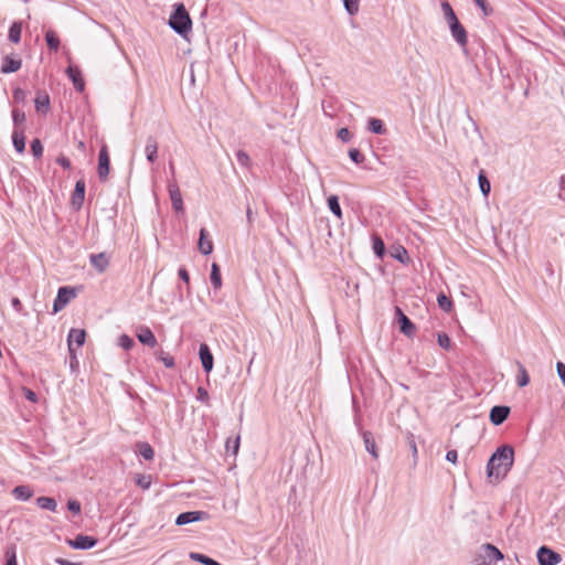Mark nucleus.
<instances>
[{
	"label": "nucleus",
	"mask_w": 565,
	"mask_h": 565,
	"mask_svg": "<svg viewBox=\"0 0 565 565\" xmlns=\"http://www.w3.org/2000/svg\"><path fill=\"white\" fill-rule=\"evenodd\" d=\"M12 495L15 500L28 501L33 495V490L29 486H17L12 490Z\"/></svg>",
	"instance_id": "nucleus-23"
},
{
	"label": "nucleus",
	"mask_w": 565,
	"mask_h": 565,
	"mask_svg": "<svg viewBox=\"0 0 565 565\" xmlns=\"http://www.w3.org/2000/svg\"><path fill=\"white\" fill-rule=\"evenodd\" d=\"M171 29L182 36L191 31L192 21L183 4H179L169 19Z\"/></svg>",
	"instance_id": "nucleus-3"
},
{
	"label": "nucleus",
	"mask_w": 565,
	"mask_h": 565,
	"mask_svg": "<svg viewBox=\"0 0 565 565\" xmlns=\"http://www.w3.org/2000/svg\"><path fill=\"white\" fill-rule=\"evenodd\" d=\"M226 448L233 450V454H236L239 448V437H236L234 440L227 439Z\"/></svg>",
	"instance_id": "nucleus-51"
},
{
	"label": "nucleus",
	"mask_w": 565,
	"mask_h": 565,
	"mask_svg": "<svg viewBox=\"0 0 565 565\" xmlns=\"http://www.w3.org/2000/svg\"><path fill=\"white\" fill-rule=\"evenodd\" d=\"M337 135H338V138H339L340 140H342L343 142H348V141H350V140H351V137H352V135H351V132L349 131V129H348V128H341V129H339Z\"/></svg>",
	"instance_id": "nucleus-48"
},
{
	"label": "nucleus",
	"mask_w": 565,
	"mask_h": 565,
	"mask_svg": "<svg viewBox=\"0 0 565 565\" xmlns=\"http://www.w3.org/2000/svg\"><path fill=\"white\" fill-rule=\"evenodd\" d=\"M118 344L119 347H121L124 350H130L132 347H134V340L127 335V334H121L118 339Z\"/></svg>",
	"instance_id": "nucleus-44"
},
{
	"label": "nucleus",
	"mask_w": 565,
	"mask_h": 565,
	"mask_svg": "<svg viewBox=\"0 0 565 565\" xmlns=\"http://www.w3.org/2000/svg\"><path fill=\"white\" fill-rule=\"evenodd\" d=\"M21 60L6 56L1 66V72L3 74L14 73L21 68Z\"/></svg>",
	"instance_id": "nucleus-24"
},
{
	"label": "nucleus",
	"mask_w": 565,
	"mask_h": 565,
	"mask_svg": "<svg viewBox=\"0 0 565 565\" xmlns=\"http://www.w3.org/2000/svg\"><path fill=\"white\" fill-rule=\"evenodd\" d=\"M190 558L195 562H199L203 565H211L213 562V558H211L204 554L195 553V552L190 553Z\"/></svg>",
	"instance_id": "nucleus-38"
},
{
	"label": "nucleus",
	"mask_w": 565,
	"mask_h": 565,
	"mask_svg": "<svg viewBox=\"0 0 565 565\" xmlns=\"http://www.w3.org/2000/svg\"><path fill=\"white\" fill-rule=\"evenodd\" d=\"M137 338L138 340L150 348H154L158 344V341L150 330V328L141 326L137 329Z\"/></svg>",
	"instance_id": "nucleus-14"
},
{
	"label": "nucleus",
	"mask_w": 565,
	"mask_h": 565,
	"mask_svg": "<svg viewBox=\"0 0 565 565\" xmlns=\"http://www.w3.org/2000/svg\"><path fill=\"white\" fill-rule=\"evenodd\" d=\"M137 484L142 489H148L150 487V481L145 476H140L137 480Z\"/></svg>",
	"instance_id": "nucleus-60"
},
{
	"label": "nucleus",
	"mask_w": 565,
	"mask_h": 565,
	"mask_svg": "<svg viewBox=\"0 0 565 565\" xmlns=\"http://www.w3.org/2000/svg\"><path fill=\"white\" fill-rule=\"evenodd\" d=\"M478 183H479V188H480V191L481 193L483 194V196H488L490 191H491V184H490V181L488 180L486 173L483 170H481L479 172V175H478Z\"/></svg>",
	"instance_id": "nucleus-30"
},
{
	"label": "nucleus",
	"mask_w": 565,
	"mask_h": 565,
	"mask_svg": "<svg viewBox=\"0 0 565 565\" xmlns=\"http://www.w3.org/2000/svg\"><path fill=\"white\" fill-rule=\"evenodd\" d=\"M156 355H157V359L159 361H161L166 367H168V369L174 367V364H175L174 359L168 352L160 350L159 352L156 353Z\"/></svg>",
	"instance_id": "nucleus-34"
},
{
	"label": "nucleus",
	"mask_w": 565,
	"mask_h": 565,
	"mask_svg": "<svg viewBox=\"0 0 565 565\" xmlns=\"http://www.w3.org/2000/svg\"><path fill=\"white\" fill-rule=\"evenodd\" d=\"M559 193L558 198L565 202V175H562L558 181Z\"/></svg>",
	"instance_id": "nucleus-54"
},
{
	"label": "nucleus",
	"mask_w": 565,
	"mask_h": 565,
	"mask_svg": "<svg viewBox=\"0 0 565 565\" xmlns=\"http://www.w3.org/2000/svg\"><path fill=\"white\" fill-rule=\"evenodd\" d=\"M349 157L356 164H360L364 161V156L355 148L349 150Z\"/></svg>",
	"instance_id": "nucleus-46"
},
{
	"label": "nucleus",
	"mask_w": 565,
	"mask_h": 565,
	"mask_svg": "<svg viewBox=\"0 0 565 565\" xmlns=\"http://www.w3.org/2000/svg\"><path fill=\"white\" fill-rule=\"evenodd\" d=\"M362 438H363V443H364V446H365V450L374 458V459H377L379 458V451H377V447H376V444H375V440L373 438V435L371 431H363L362 433Z\"/></svg>",
	"instance_id": "nucleus-22"
},
{
	"label": "nucleus",
	"mask_w": 565,
	"mask_h": 565,
	"mask_svg": "<svg viewBox=\"0 0 565 565\" xmlns=\"http://www.w3.org/2000/svg\"><path fill=\"white\" fill-rule=\"evenodd\" d=\"M86 332L84 329H71L67 335V347L70 354L73 359H76V350L74 349V344L77 348L83 347L85 343Z\"/></svg>",
	"instance_id": "nucleus-5"
},
{
	"label": "nucleus",
	"mask_w": 565,
	"mask_h": 565,
	"mask_svg": "<svg viewBox=\"0 0 565 565\" xmlns=\"http://www.w3.org/2000/svg\"><path fill=\"white\" fill-rule=\"evenodd\" d=\"M369 130L376 135H383L386 131L383 121L377 118H371L369 120Z\"/></svg>",
	"instance_id": "nucleus-33"
},
{
	"label": "nucleus",
	"mask_w": 565,
	"mask_h": 565,
	"mask_svg": "<svg viewBox=\"0 0 565 565\" xmlns=\"http://www.w3.org/2000/svg\"><path fill=\"white\" fill-rule=\"evenodd\" d=\"M396 315L398 317L401 331L407 337L414 335L416 330L415 324L403 313L399 308H396Z\"/></svg>",
	"instance_id": "nucleus-18"
},
{
	"label": "nucleus",
	"mask_w": 565,
	"mask_h": 565,
	"mask_svg": "<svg viewBox=\"0 0 565 565\" xmlns=\"http://www.w3.org/2000/svg\"><path fill=\"white\" fill-rule=\"evenodd\" d=\"M198 399H200L203 403H206L209 401V393L205 388H203V387L198 388Z\"/></svg>",
	"instance_id": "nucleus-57"
},
{
	"label": "nucleus",
	"mask_w": 565,
	"mask_h": 565,
	"mask_svg": "<svg viewBox=\"0 0 565 565\" xmlns=\"http://www.w3.org/2000/svg\"><path fill=\"white\" fill-rule=\"evenodd\" d=\"M12 119L15 126H19L25 121V114L22 110L13 109Z\"/></svg>",
	"instance_id": "nucleus-47"
},
{
	"label": "nucleus",
	"mask_w": 565,
	"mask_h": 565,
	"mask_svg": "<svg viewBox=\"0 0 565 565\" xmlns=\"http://www.w3.org/2000/svg\"><path fill=\"white\" fill-rule=\"evenodd\" d=\"M393 257L404 264L407 263L409 259L408 253H407L406 248H404L403 246H398L397 248H395V252L393 253Z\"/></svg>",
	"instance_id": "nucleus-42"
},
{
	"label": "nucleus",
	"mask_w": 565,
	"mask_h": 565,
	"mask_svg": "<svg viewBox=\"0 0 565 565\" xmlns=\"http://www.w3.org/2000/svg\"><path fill=\"white\" fill-rule=\"evenodd\" d=\"M97 541L93 536L77 535L70 541V545L76 550H89L96 545Z\"/></svg>",
	"instance_id": "nucleus-15"
},
{
	"label": "nucleus",
	"mask_w": 565,
	"mask_h": 565,
	"mask_svg": "<svg viewBox=\"0 0 565 565\" xmlns=\"http://www.w3.org/2000/svg\"><path fill=\"white\" fill-rule=\"evenodd\" d=\"M145 153L147 160L153 163L158 158V142L154 137L149 136L146 141Z\"/></svg>",
	"instance_id": "nucleus-21"
},
{
	"label": "nucleus",
	"mask_w": 565,
	"mask_h": 565,
	"mask_svg": "<svg viewBox=\"0 0 565 565\" xmlns=\"http://www.w3.org/2000/svg\"><path fill=\"white\" fill-rule=\"evenodd\" d=\"M85 198V182L78 180L75 183V189L72 194L71 204L75 210H79L84 203Z\"/></svg>",
	"instance_id": "nucleus-11"
},
{
	"label": "nucleus",
	"mask_w": 565,
	"mask_h": 565,
	"mask_svg": "<svg viewBox=\"0 0 565 565\" xmlns=\"http://www.w3.org/2000/svg\"><path fill=\"white\" fill-rule=\"evenodd\" d=\"M12 141H13L14 149L19 153H22L25 149V138H24L23 132L14 130L12 134Z\"/></svg>",
	"instance_id": "nucleus-31"
},
{
	"label": "nucleus",
	"mask_w": 565,
	"mask_h": 565,
	"mask_svg": "<svg viewBox=\"0 0 565 565\" xmlns=\"http://www.w3.org/2000/svg\"><path fill=\"white\" fill-rule=\"evenodd\" d=\"M55 562L58 564V565H79V563H76V562H71L68 559H65V558H56Z\"/></svg>",
	"instance_id": "nucleus-64"
},
{
	"label": "nucleus",
	"mask_w": 565,
	"mask_h": 565,
	"mask_svg": "<svg viewBox=\"0 0 565 565\" xmlns=\"http://www.w3.org/2000/svg\"><path fill=\"white\" fill-rule=\"evenodd\" d=\"M539 565H557L562 556L547 546H541L536 553Z\"/></svg>",
	"instance_id": "nucleus-6"
},
{
	"label": "nucleus",
	"mask_w": 565,
	"mask_h": 565,
	"mask_svg": "<svg viewBox=\"0 0 565 565\" xmlns=\"http://www.w3.org/2000/svg\"><path fill=\"white\" fill-rule=\"evenodd\" d=\"M90 265L98 271L104 273L109 266V257L106 253L92 254L89 256Z\"/></svg>",
	"instance_id": "nucleus-16"
},
{
	"label": "nucleus",
	"mask_w": 565,
	"mask_h": 565,
	"mask_svg": "<svg viewBox=\"0 0 565 565\" xmlns=\"http://www.w3.org/2000/svg\"><path fill=\"white\" fill-rule=\"evenodd\" d=\"M514 463V449L510 445H503L492 454L487 463V477L490 481L503 480Z\"/></svg>",
	"instance_id": "nucleus-1"
},
{
	"label": "nucleus",
	"mask_w": 565,
	"mask_h": 565,
	"mask_svg": "<svg viewBox=\"0 0 565 565\" xmlns=\"http://www.w3.org/2000/svg\"><path fill=\"white\" fill-rule=\"evenodd\" d=\"M168 192L170 195V200H171L173 210L177 212H182L183 211V200H182V195H181L178 184L175 182L169 183Z\"/></svg>",
	"instance_id": "nucleus-12"
},
{
	"label": "nucleus",
	"mask_w": 565,
	"mask_h": 565,
	"mask_svg": "<svg viewBox=\"0 0 565 565\" xmlns=\"http://www.w3.org/2000/svg\"><path fill=\"white\" fill-rule=\"evenodd\" d=\"M328 206L330 211L339 218H342V210L339 203V199L337 195H331L328 198Z\"/></svg>",
	"instance_id": "nucleus-32"
},
{
	"label": "nucleus",
	"mask_w": 565,
	"mask_h": 565,
	"mask_svg": "<svg viewBox=\"0 0 565 565\" xmlns=\"http://www.w3.org/2000/svg\"><path fill=\"white\" fill-rule=\"evenodd\" d=\"M556 371H557V374H558L562 383L565 386V364L563 362H557L556 363Z\"/></svg>",
	"instance_id": "nucleus-52"
},
{
	"label": "nucleus",
	"mask_w": 565,
	"mask_h": 565,
	"mask_svg": "<svg viewBox=\"0 0 565 565\" xmlns=\"http://www.w3.org/2000/svg\"><path fill=\"white\" fill-rule=\"evenodd\" d=\"M178 275H179L180 279H182L189 286L190 276H189L188 270L184 267L179 268Z\"/></svg>",
	"instance_id": "nucleus-56"
},
{
	"label": "nucleus",
	"mask_w": 565,
	"mask_h": 565,
	"mask_svg": "<svg viewBox=\"0 0 565 565\" xmlns=\"http://www.w3.org/2000/svg\"><path fill=\"white\" fill-rule=\"evenodd\" d=\"M109 153L108 148L106 145H103L99 154H98V167H97V173L102 181L106 180L109 174Z\"/></svg>",
	"instance_id": "nucleus-7"
},
{
	"label": "nucleus",
	"mask_w": 565,
	"mask_h": 565,
	"mask_svg": "<svg viewBox=\"0 0 565 565\" xmlns=\"http://www.w3.org/2000/svg\"><path fill=\"white\" fill-rule=\"evenodd\" d=\"M35 109L39 113L46 114L50 109V96L44 90H39L34 99Z\"/></svg>",
	"instance_id": "nucleus-19"
},
{
	"label": "nucleus",
	"mask_w": 565,
	"mask_h": 565,
	"mask_svg": "<svg viewBox=\"0 0 565 565\" xmlns=\"http://www.w3.org/2000/svg\"><path fill=\"white\" fill-rule=\"evenodd\" d=\"M236 159L242 167L248 168L250 164V158L244 150H238L236 152Z\"/></svg>",
	"instance_id": "nucleus-43"
},
{
	"label": "nucleus",
	"mask_w": 565,
	"mask_h": 565,
	"mask_svg": "<svg viewBox=\"0 0 565 565\" xmlns=\"http://www.w3.org/2000/svg\"><path fill=\"white\" fill-rule=\"evenodd\" d=\"M68 78L72 81L77 92H83L85 88V82L82 76V72L77 66L70 65L66 70Z\"/></svg>",
	"instance_id": "nucleus-13"
},
{
	"label": "nucleus",
	"mask_w": 565,
	"mask_h": 565,
	"mask_svg": "<svg viewBox=\"0 0 565 565\" xmlns=\"http://www.w3.org/2000/svg\"><path fill=\"white\" fill-rule=\"evenodd\" d=\"M13 97L18 102H22L25 98V92L22 88H14L13 89Z\"/></svg>",
	"instance_id": "nucleus-59"
},
{
	"label": "nucleus",
	"mask_w": 565,
	"mask_h": 565,
	"mask_svg": "<svg viewBox=\"0 0 565 565\" xmlns=\"http://www.w3.org/2000/svg\"><path fill=\"white\" fill-rule=\"evenodd\" d=\"M437 342H438V345L445 350H449L451 348V340L444 332H440L437 334Z\"/></svg>",
	"instance_id": "nucleus-41"
},
{
	"label": "nucleus",
	"mask_w": 565,
	"mask_h": 565,
	"mask_svg": "<svg viewBox=\"0 0 565 565\" xmlns=\"http://www.w3.org/2000/svg\"><path fill=\"white\" fill-rule=\"evenodd\" d=\"M45 40H46V43H47V46L51 49V50H54L56 51L60 46V40L55 35V33L53 31H49L46 32L45 34Z\"/></svg>",
	"instance_id": "nucleus-37"
},
{
	"label": "nucleus",
	"mask_w": 565,
	"mask_h": 565,
	"mask_svg": "<svg viewBox=\"0 0 565 565\" xmlns=\"http://www.w3.org/2000/svg\"><path fill=\"white\" fill-rule=\"evenodd\" d=\"M457 459H458V452L457 450H448L447 454H446V460L451 462V463H457Z\"/></svg>",
	"instance_id": "nucleus-58"
},
{
	"label": "nucleus",
	"mask_w": 565,
	"mask_h": 565,
	"mask_svg": "<svg viewBox=\"0 0 565 565\" xmlns=\"http://www.w3.org/2000/svg\"><path fill=\"white\" fill-rule=\"evenodd\" d=\"M56 163L63 167L64 169L71 168V161L65 156L61 154L56 158Z\"/></svg>",
	"instance_id": "nucleus-53"
},
{
	"label": "nucleus",
	"mask_w": 565,
	"mask_h": 565,
	"mask_svg": "<svg viewBox=\"0 0 565 565\" xmlns=\"http://www.w3.org/2000/svg\"><path fill=\"white\" fill-rule=\"evenodd\" d=\"M383 249H384V244L383 242L379 238L377 241H375L374 243V250L377 255H382L383 253Z\"/></svg>",
	"instance_id": "nucleus-62"
},
{
	"label": "nucleus",
	"mask_w": 565,
	"mask_h": 565,
	"mask_svg": "<svg viewBox=\"0 0 565 565\" xmlns=\"http://www.w3.org/2000/svg\"><path fill=\"white\" fill-rule=\"evenodd\" d=\"M11 305H12L13 309H14L17 312H21V311H22V309H23V306H22V303H21L20 299H19V298H17V297H13V298L11 299Z\"/></svg>",
	"instance_id": "nucleus-61"
},
{
	"label": "nucleus",
	"mask_w": 565,
	"mask_h": 565,
	"mask_svg": "<svg viewBox=\"0 0 565 565\" xmlns=\"http://www.w3.org/2000/svg\"><path fill=\"white\" fill-rule=\"evenodd\" d=\"M7 564L6 565H18L17 564V547L11 545L6 551Z\"/></svg>",
	"instance_id": "nucleus-40"
},
{
	"label": "nucleus",
	"mask_w": 565,
	"mask_h": 565,
	"mask_svg": "<svg viewBox=\"0 0 565 565\" xmlns=\"http://www.w3.org/2000/svg\"><path fill=\"white\" fill-rule=\"evenodd\" d=\"M199 355L201 359L203 370L209 373L214 365V359L206 343H201L199 348Z\"/></svg>",
	"instance_id": "nucleus-10"
},
{
	"label": "nucleus",
	"mask_w": 565,
	"mask_h": 565,
	"mask_svg": "<svg viewBox=\"0 0 565 565\" xmlns=\"http://www.w3.org/2000/svg\"><path fill=\"white\" fill-rule=\"evenodd\" d=\"M31 151L35 158H41L43 153V146L40 139H34L31 142Z\"/></svg>",
	"instance_id": "nucleus-45"
},
{
	"label": "nucleus",
	"mask_w": 565,
	"mask_h": 565,
	"mask_svg": "<svg viewBox=\"0 0 565 565\" xmlns=\"http://www.w3.org/2000/svg\"><path fill=\"white\" fill-rule=\"evenodd\" d=\"M67 509L74 514H79L81 513V503L77 500H68Z\"/></svg>",
	"instance_id": "nucleus-49"
},
{
	"label": "nucleus",
	"mask_w": 565,
	"mask_h": 565,
	"mask_svg": "<svg viewBox=\"0 0 565 565\" xmlns=\"http://www.w3.org/2000/svg\"><path fill=\"white\" fill-rule=\"evenodd\" d=\"M137 451L145 460H152L154 451L148 443H138Z\"/></svg>",
	"instance_id": "nucleus-28"
},
{
	"label": "nucleus",
	"mask_w": 565,
	"mask_h": 565,
	"mask_svg": "<svg viewBox=\"0 0 565 565\" xmlns=\"http://www.w3.org/2000/svg\"><path fill=\"white\" fill-rule=\"evenodd\" d=\"M211 284L215 289H220L222 286V277L220 273V267L216 263L212 264L211 275H210Z\"/></svg>",
	"instance_id": "nucleus-29"
},
{
	"label": "nucleus",
	"mask_w": 565,
	"mask_h": 565,
	"mask_svg": "<svg viewBox=\"0 0 565 565\" xmlns=\"http://www.w3.org/2000/svg\"><path fill=\"white\" fill-rule=\"evenodd\" d=\"M503 559L502 552L490 543L482 544L475 553L473 565H495Z\"/></svg>",
	"instance_id": "nucleus-2"
},
{
	"label": "nucleus",
	"mask_w": 565,
	"mask_h": 565,
	"mask_svg": "<svg viewBox=\"0 0 565 565\" xmlns=\"http://www.w3.org/2000/svg\"><path fill=\"white\" fill-rule=\"evenodd\" d=\"M450 34L456 43L466 52L468 45V34L463 25L459 23H455L449 26Z\"/></svg>",
	"instance_id": "nucleus-8"
},
{
	"label": "nucleus",
	"mask_w": 565,
	"mask_h": 565,
	"mask_svg": "<svg viewBox=\"0 0 565 565\" xmlns=\"http://www.w3.org/2000/svg\"><path fill=\"white\" fill-rule=\"evenodd\" d=\"M76 296L75 289L71 287H61L53 302V312L61 311Z\"/></svg>",
	"instance_id": "nucleus-4"
},
{
	"label": "nucleus",
	"mask_w": 565,
	"mask_h": 565,
	"mask_svg": "<svg viewBox=\"0 0 565 565\" xmlns=\"http://www.w3.org/2000/svg\"><path fill=\"white\" fill-rule=\"evenodd\" d=\"M437 302L445 312H449L452 309V301L443 292L437 296Z\"/></svg>",
	"instance_id": "nucleus-35"
},
{
	"label": "nucleus",
	"mask_w": 565,
	"mask_h": 565,
	"mask_svg": "<svg viewBox=\"0 0 565 565\" xmlns=\"http://www.w3.org/2000/svg\"><path fill=\"white\" fill-rule=\"evenodd\" d=\"M473 1L482 10L484 15L491 14L492 9L488 6L486 0H473Z\"/></svg>",
	"instance_id": "nucleus-50"
},
{
	"label": "nucleus",
	"mask_w": 565,
	"mask_h": 565,
	"mask_svg": "<svg viewBox=\"0 0 565 565\" xmlns=\"http://www.w3.org/2000/svg\"><path fill=\"white\" fill-rule=\"evenodd\" d=\"M509 414L510 408L508 406H493L490 411V420L493 425H501Z\"/></svg>",
	"instance_id": "nucleus-17"
},
{
	"label": "nucleus",
	"mask_w": 565,
	"mask_h": 565,
	"mask_svg": "<svg viewBox=\"0 0 565 565\" xmlns=\"http://www.w3.org/2000/svg\"><path fill=\"white\" fill-rule=\"evenodd\" d=\"M36 504L40 509L49 510L52 512H55L57 508L56 501L50 497H39L36 499Z\"/></svg>",
	"instance_id": "nucleus-27"
},
{
	"label": "nucleus",
	"mask_w": 565,
	"mask_h": 565,
	"mask_svg": "<svg viewBox=\"0 0 565 565\" xmlns=\"http://www.w3.org/2000/svg\"><path fill=\"white\" fill-rule=\"evenodd\" d=\"M207 513L204 511H188L179 514L175 519L177 525H185L193 522H199L207 519Z\"/></svg>",
	"instance_id": "nucleus-9"
},
{
	"label": "nucleus",
	"mask_w": 565,
	"mask_h": 565,
	"mask_svg": "<svg viewBox=\"0 0 565 565\" xmlns=\"http://www.w3.org/2000/svg\"><path fill=\"white\" fill-rule=\"evenodd\" d=\"M21 33H22V22L20 21H14L10 29H9V40L12 42V43H19L20 40H21Z\"/></svg>",
	"instance_id": "nucleus-26"
},
{
	"label": "nucleus",
	"mask_w": 565,
	"mask_h": 565,
	"mask_svg": "<svg viewBox=\"0 0 565 565\" xmlns=\"http://www.w3.org/2000/svg\"><path fill=\"white\" fill-rule=\"evenodd\" d=\"M198 248L203 255H210L213 252V243L207 237V231L205 228H201L200 231Z\"/></svg>",
	"instance_id": "nucleus-20"
},
{
	"label": "nucleus",
	"mask_w": 565,
	"mask_h": 565,
	"mask_svg": "<svg viewBox=\"0 0 565 565\" xmlns=\"http://www.w3.org/2000/svg\"><path fill=\"white\" fill-rule=\"evenodd\" d=\"M190 558L195 562H199L203 565H211L213 562V558H211L204 554L195 553V552L190 553Z\"/></svg>",
	"instance_id": "nucleus-39"
},
{
	"label": "nucleus",
	"mask_w": 565,
	"mask_h": 565,
	"mask_svg": "<svg viewBox=\"0 0 565 565\" xmlns=\"http://www.w3.org/2000/svg\"><path fill=\"white\" fill-rule=\"evenodd\" d=\"M25 398L35 403L38 401L36 394L31 390H25Z\"/></svg>",
	"instance_id": "nucleus-63"
},
{
	"label": "nucleus",
	"mask_w": 565,
	"mask_h": 565,
	"mask_svg": "<svg viewBox=\"0 0 565 565\" xmlns=\"http://www.w3.org/2000/svg\"><path fill=\"white\" fill-rule=\"evenodd\" d=\"M445 19H446V21H447V23H448V26H450V25H452V24H455V23H459V20H458V18H457V15H456L455 11H452V12H448V13L445 15Z\"/></svg>",
	"instance_id": "nucleus-55"
},
{
	"label": "nucleus",
	"mask_w": 565,
	"mask_h": 565,
	"mask_svg": "<svg viewBox=\"0 0 565 565\" xmlns=\"http://www.w3.org/2000/svg\"><path fill=\"white\" fill-rule=\"evenodd\" d=\"M343 6L350 15H355L359 12L360 0H343Z\"/></svg>",
	"instance_id": "nucleus-36"
},
{
	"label": "nucleus",
	"mask_w": 565,
	"mask_h": 565,
	"mask_svg": "<svg viewBox=\"0 0 565 565\" xmlns=\"http://www.w3.org/2000/svg\"><path fill=\"white\" fill-rule=\"evenodd\" d=\"M515 364L518 366L516 384L519 387H524L530 383V376L521 362L516 361Z\"/></svg>",
	"instance_id": "nucleus-25"
}]
</instances>
